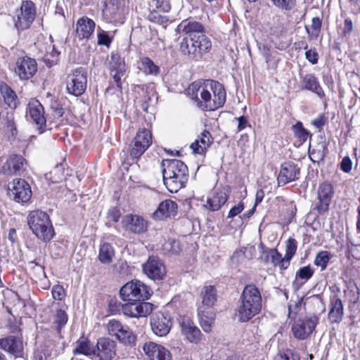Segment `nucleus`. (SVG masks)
<instances>
[{"mask_svg":"<svg viewBox=\"0 0 360 360\" xmlns=\"http://www.w3.org/2000/svg\"><path fill=\"white\" fill-rule=\"evenodd\" d=\"M188 94L202 110H214L226 102V93L223 84L214 80L194 82L188 89Z\"/></svg>","mask_w":360,"mask_h":360,"instance_id":"f257e3e1","label":"nucleus"},{"mask_svg":"<svg viewBox=\"0 0 360 360\" xmlns=\"http://www.w3.org/2000/svg\"><path fill=\"white\" fill-rule=\"evenodd\" d=\"M164 184L171 193H176L188 180L187 166L179 160H164L162 162Z\"/></svg>","mask_w":360,"mask_h":360,"instance_id":"f03ea898","label":"nucleus"},{"mask_svg":"<svg viewBox=\"0 0 360 360\" xmlns=\"http://www.w3.org/2000/svg\"><path fill=\"white\" fill-rule=\"evenodd\" d=\"M240 300V304L238 308V316L240 321H248L261 311L262 296L255 285H247L244 288Z\"/></svg>","mask_w":360,"mask_h":360,"instance_id":"7ed1b4c3","label":"nucleus"},{"mask_svg":"<svg viewBox=\"0 0 360 360\" xmlns=\"http://www.w3.org/2000/svg\"><path fill=\"white\" fill-rule=\"evenodd\" d=\"M27 224L38 239L50 241L54 236V230L49 216L44 212L37 210L30 212Z\"/></svg>","mask_w":360,"mask_h":360,"instance_id":"20e7f679","label":"nucleus"},{"mask_svg":"<svg viewBox=\"0 0 360 360\" xmlns=\"http://www.w3.org/2000/svg\"><path fill=\"white\" fill-rule=\"evenodd\" d=\"M211 46L212 43L207 36L183 38L180 42V51L187 58L198 61Z\"/></svg>","mask_w":360,"mask_h":360,"instance_id":"39448f33","label":"nucleus"},{"mask_svg":"<svg viewBox=\"0 0 360 360\" xmlns=\"http://www.w3.org/2000/svg\"><path fill=\"white\" fill-rule=\"evenodd\" d=\"M123 301H145L150 298V288L143 282L136 280L127 283L120 290Z\"/></svg>","mask_w":360,"mask_h":360,"instance_id":"423d86ee","label":"nucleus"},{"mask_svg":"<svg viewBox=\"0 0 360 360\" xmlns=\"http://www.w3.org/2000/svg\"><path fill=\"white\" fill-rule=\"evenodd\" d=\"M36 17V7L32 1H23L13 18L15 27L24 30L30 27Z\"/></svg>","mask_w":360,"mask_h":360,"instance_id":"0eeeda50","label":"nucleus"},{"mask_svg":"<svg viewBox=\"0 0 360 360\" xmlns=\"http://www.w3.org/2000/svg\"><path fill=\"white\" fill-rule=\"evenodd\" d=\"M108 334L115 337L117 340L124 345H131L136 342V337L133 331L127 325L120 321L112 319L107 324Z\"/></svg>","mask_w":360,"mask_h":360,"instance_id":"6e6552de","label":"nucleus"},{"mask_svg":"<svg viewBox=\"0 0 360 360\" xmlns=\"http://www.w3.org/2000/svg\"><path fill=\"white\" fill-rule=\"evenodd\" d=\"M86 72L82 68H79L72 71L67 77L66 89L70 94L75 96H81L86 88Z\"/></svg>","mask_w":360,"mask_h":360,"instance_id":"1a4fd4ad","label":"nucleus"},{"mask_svg":"<svg viewBox=\"0 0 360 360\" xmlns=\"http://www.w3.org/2000/svg\"><path fill=\"white\" fill-rule=\"evenodd\" d=\"M154 305L145 301H127L121 305V310L126 316L132 318L146 317L150 314Z\"/></svg>","mask_w":360,"mask_h":360,"instance_id":"9d476101","label":"nucleus"},{"mask_svg":"<svg viewBox=\"0 0 360 360\" xmlns=\"http://www.w3.org/2000/svg\"><path fill=\"white\" fill-rule=\"evenodd\" d=\"M318 322L319 317L316 315L295 321L291 328L294 337L298 340L307 339L314 330Z\"/></svg>","mask_w":360,"mask_h":360,"instance_id":"9b49d317","label":"nucleus"},{"mask_svg":"<svg viewBox=\"0 0 360 360\" xmlns=\"http://www.w3.org/2000/svg\"><path fill=\"white\" fill-rule=\"evenodd\" d=\"M333 196L334 188L332 184L328 181L321 183L317 190L318 202L315 204L314 210L319 214H324L328 212Z\"/></svg>","mask_w":360,"mask_h":360,"instance_id":"f8f14e48","label":"nucleus"},{"mask_svg":"<svg viewBox=\"0 0 360 360\" xmlns=\"http://www.w3.org/2000/svg\"><path fill=\"white\" fill-rule=\"evenodd\" d=\"M172 321L168 314L160 311L150 317V327L153 333L160 337L166 336L171 330Z\"/></svg>","mask_w":360,"mask_h":360,"instance_id":"ddd939ff","label":"nucleus"},{"mask_svg":"<svg viewBox=\"0 0 360 360\" xmlns=\"http://www.w3.org/2000/svg\"><path fill=\"white\" fill-rule=\"evenodd\" d=\"M37 71L35 59L27 56L20 57L15 62V73L21 80H27L32 77Z\"/></svg>","mask_w":360,"mask_h":360,"instance_id":"4468645a","label":"nucleus"},{"mask_svg":"<svg viewBox=\"0 0 360 360\" xmlns=\"http://www.w3.org/2000/svg\"><path fill=\"white\" fill-rule=\"evenodd\" d=\"M116 342L110 338H99L94 349V360H112L116 354Z\"/></svg>","mask_w":360,"mask_h":360,"instance_id":"2eb2a0df","label":"nucleus"},{"mask_svg":"<svg viewBox=\"0 0 360 360\" xmlns=\"http://www.w3.org/2000/svg\"><path fill=\"white\" fill-rule=\"evenodd\" d=\"M143 271L153 280H162L166 276V269L163 262L157 257H150L143 264Z\"/></svg>","mask_w":360,"mask_h":360,"instance_id":"dca6fc26","label":"nucleus"},{"mask_svg":"<svg viewBox=\"0 0 360 360\" xmlns=\"http://www.w3.org/2000/svg\"><path fill=\"white\" fill-rule=\"evenodd\" d=\"M176 31L183 36V38H197L206 36L203 25L195 20L186 19L183 20L176 27Z\"/></svg>","mask_w":360,"mask_h":360,"instance_id":"f3484780","label":"nucleus"},{"mask_svg":"<svg viewBox=\"0 0 360 360\" xmlns=\"http://www.w3.org/2000/svg\"><path fill=\"white\" fill-rule=\"evenodd\" d=\"M122 225L127 231L141 234L147 230L148 224L141 216L129 214L122 219Z\"/></svg>","mask_w":360,"mask_h":360,"instance_id":"a211bd4d","label":"nucleus"},{"mask_svg":"<svg viewBox=\"0 0 360 360\" xmlns=\"http://www.w3.org/2000/svg\"><path fill=\"white\" fill-rule=\"evenodd\" d=\"M0 349L12 354L15 358L22 357L24 354L23 341L20 337L9 335L0 339Z\"/></svg>","mask_w":360,"mask_h":360,"instance_id":"6ab92c4d","label":"nucleus"},{"mask_svg":"<svg viewBox=\"0 0 360 360\" xmlns=\"http://www.w3.org/2000/svg\"><path fill=\"white\" fill-rule=\"evenodd\" d=\"M27 113L30 120L37 126L39 133L41 134L46 126L43 105L39 101L32 99L28 103Z\"/></svg>","mask_w":360,"mask_h":360,"instance_id":"aec40b11","label":"nucleus"},{"mask_svg":"<svg viewBox=\"0 0 360 360\" xmlns=\"http://www.w3.org/2000/svg\"><path fill=\"white\" fill-rule=\"evenodd\" d=\"M179 323L181 333L186 340L193 344H198L201 341L202 334L190 318H182Z\"/></svg>","mask_w":360,"mask_h":360,"instance_id":"412c9836","label":"nucleus"},{"mask_svg":"<svg viewBox=\"0 0 360 360\" xmlns=\"http://www.w3.org/2000/svg\"><path fill=\"white\" fill-rule=\"evenodd\" d=\"M300 172V167L292 162H285L281 165L277 178L279 186H284L298 179Z\"/></svg>","mask_w":360,"mask_h":360,"instance_id":"4be33fe9","label":"nucleus"},{"mask_svg":"<svg viewBox=\"0 0 360 360\" xmlns=\"http://www.w3.org/2000/svg\"><path fill=\"white\" fill-rule=\"evenodd\" d=\"M26 160L20 155H11L2 166L1 171L8 175H21L25 171Z\"/></svg>","mask_w":360,"mask_h":360,"instance_id":"5701e85b","label":"nucleus"},{"mask_svg":"<svg viewBox=\"0 0 360 360\" xmlns=\"http://www.w3.org/2000/svg\"><path fill=\"white\" fill-rule=\"evenodd\" d=\"M143 350L150 360H172L169 351L153 342H146L143 346Z\"/></svg>","mask_w":360,"mask_h":360,"instance_id":"b1692460","label":"nucleus"},{"mask_svg":"<svg viewBox=\"0 0 360 360\" xmlns=\"http://www.w3.org/2000/svg\"><path fill=\"white\" fill-rule=\"evenodd\" d=\"M11 192L14 200L18 202H26L32 196L30 185L22 179L13 180Z\"/></svg>","mask_w":360,"mask_h":360,"instance_id":"393cba45","label":"nucleus"},{"mask_svg":"<svg viewBox=\"0 0 360 360\" xmlns=\"http://www.w3.org/2000/svg\"><path fill=\"white\" fill-rule=\"evenodd\" d=\"M230 190L227 188L217 190L212 197L208 198L205 207L210 211H217L228 200Z\"/></svg>","mask_w":360,"mask_h":360,"instance_id":"a878e982","label":"nucleus"},{"mask_svg":"<svg viewBox=\"0 0 360 360\" xmlns=\"http://www.w3.org/2000/svg\"><path fill=\"white\" fill-rule=\"evenodd\" d=\"M177 204L172 200H165L160 202L157 210L153 213V218L161 220L165 218L174 217L176 214Z\"/></svg>","mask_w":360,"mask_h":360,"instance_id":"bb28decb","label":"nucleus"},{"mask_svg":"<svg viewBox=\"0 0 360 360\" xmlns=\"http://www.w3.org/2000/svg\"><path fill=\"white\" fill-rule=\"evenodd\" d=\"M95 22L86 16L80 18L76 24V34L79 39H89L95 29Z\"/></svg>","mask_w":360,"mask_h":360,"instance_id":"cd10ccee","label":"nucleus"},{"mask_svg":"<svg viewBox=\"0 0 360 360\" xmlns=\"http://www.w3.org/2000/svg\"><path fill=\"white\" fill-rule=\"evenodd\" d=\"M202 304L198 310L205 312V310L212 307L217 302V290L214 285H206L201 291Z\"/></svg>","mask_w":360,"mask_h":360,"instance_id":"c85d7f7f","label":"nucleus"},{"mask_svg":"<svg viewBox=\"0 0 360 360\" xmlns=\"http://www.w3.org/2000/svg\"><path fill=\"white\" fill-rule=\"evenodd\" d=\"M330 309L328 314L330 323H340L344 316V307L340 298L334 296L330 301Z\"/></svg>","mask_w":360,"mask_h":360,"instance_id":"c756f323","label":"nucleus"},{"mask_svg":"<svg viewBox=\"0 0 360 360\" xmlns=\"http://www.w3.org/2000/svg\"><path fill=\"white\" fill-rule=\"evenodd\" d=\"M212 143V139L211 134L208 131L204 130L200 135L198 136L195 142L191 143L190 148L194 153L203 155Z\"/></svg>","mask_w":360,"mask_h":360,"instance_id":"7c9ffc66","label":"nucleus"},{"mask_svg":"<svg viewBox=\"0 0 360 360\" xmlns=\"http://www.w3.org/2000/svg\"><path fill=\"white\" fill-rule=\"evenodd\" d=\"M302 89L316 94L320 98L325 97V93L317 77L314 74H307L302 79Z\"/></svg>","mask_w":360,"mask_h":360,"instance_id":"2f4dec72","label":"nucleus"},{"mask_svg":"<svg viewBox=\"0 0 360 360\" xmlns=\"http://www.w3.org/2000/svg\"><path fill=\"white\" fill-rule=\"evenodd\" d=\"M0 94L4 103L11 109L14 110L18 104V96L15 92L4 82H0Z\"/></svg>","mask_w":360,"mask_h":360,"instance_id":"473e14b6","label":"nucleus"},{"mask_svg":"<svg viewBox=\"0 0 360 360\" xmlns=\"http://www.w3.org/2000/svg\"><path fill=\"white\" fill-rule=\"evenodd\" d=\"M94 349L95 347L91 342L87 338L82 336L76 342L73 353L74 354L90 356L94 354Z\"/></svg>","mask_w":360,"mask_h":360,"instance_id":"72a5a7b5","label":"nucleus"},{"mask_svg":"<svg viewBox=\"0 0 360 360\" xmlns=\"http://www.w3.org/2000/svg\"><path fill=\"white\" fill-rule=\"evenodd\" d=\"M115 257L113 247L108 243H103L100 245L98 252V260L105 264H109L112 262Z\"/></svg>","mask_w":360,"mask_h":360,"instance_id":"f704fd0d","label":"nucleus"},{"mask_svg":"<svg viewBox=\"0 0 360 360\" xmlns=\"http://www.w3.org/2000/svg\"><path fill=\"white\" fill-rule=\"evenodd\" d=\"M328 153V146L325 141H320L316 146L310 152L312 161L319 162L323 160Z\"/></svg>","mask_w":360,"mask_h":360,"instance_id":"c9c22d12","label":"nucleus"},{"mask_svg":"<svg viewBox=\"0 0 360 360\" xmlns=\"http://www.w3.org/2000/svg\"><path fill=\"white\" fill-rule=\"evenodd\" d=\"M139 68L146 75H157L160 71L159 67L147 57L141 58Z\"/></svg>","mask_w":360,"mask_h":360,"instance_id":"e433bc0d","label":"nucleus"},{"mask_svg":"<svg viewBox=\"0 0 360 360\" xmlns=\"http://www.w3.org/2000/svg\"><path fill=\"white\" fill-rule=\"evenodd\" d=\"M198 314L202 330L205 333H210L212 330V325L214 323L213 315L212 314L209 315V312L207 311V310H205V312H201L198 309Z\"/></svg>","mask_w":360,"mask_h":360,"instance_id":"4c0bfd02","label":"nucleus"},{"mask_svg":"<svg viewBox=\"0 0 360 360\" xmlns=\"http://www.w3.org/2000/svg\"><path fill=\"white\" fill-rule=\"evenodd\" d=\"M110 72H117L121 73H125V63L117 53H112L111 60L110 62Z\"/></svg>","mask_w":360,"mask_h":360,"instance_id":"58836bf2","label":"nucleus"},{"mask_svg":"<svg viewBox=\"0 0 360 360\" xmlns=\"http://www.w3.org/2000/svg\"><path fill=\"white\" fill-rule=\"evenodd\" d=\"M134 139L140 142L142 146L144 145V148L148 149L152 143V134L149 130L143 129L138 131Z\"/></svg>","mask_w":360,"mask_h":360,"instance_id":"ea45409f","label":"nucleus"},{"mask_svg":"<svg viewBox=\"0 0 360 360\" xmlns=\"http://www.w3.org/2000/svg\"><path fill=\"white\" fill-rule=\"evenodd\" d=\"M148 9L159 10L162 13H167L171 9L169 0H150L148 4Z\"/></svg>","mask_w":360,"mask_h":360,"instance_id":"a19ab883","label":"nucleus"},{"mask_svg":"<svg viewBox=\"0 0 360 360\" xmlns=\"http://www.w3.org/2000/svg\"><path fill=\"white\" fill-rule=\"evenodd\" d=\"M330 258L331 255L328 252L321 251L316 255L314 262L316 266H320L321 271H323L326 269Z\"/></svg>","mask_w":360,"mask_h":360,"instance_id":"79ce46f5","label":"nucleus"},{"mask_svg":"<svg viewBox=\"0 0 360 360\" xmlns=\"http://www.w3.org/2000/svg\"><path fill=\"white\" fill-rule=\"evenodd\" d=\"M123 6V0H110L106 5V12H109L112 17H115L122 11Z\"/></svg>","mask_w":360,"mask_h":360,"instance_id":"37998d69","label":"nucleus"},{"mask_svg":"<svg viewBox=\"0 0 360 360\" xmlns=\"http://www.w3.org/2000/svg\"><path fill=\"white\" fill-rule=\"evenodd\" d=\"M298 353L291 349L279 350L273 360H300Z\"/></svg>","mask_w":360,"mask_h":360,"instance_id":"c03bdc74","label":"nucleus"},{"mask_svg":"<svg viewBox=\"0 0 360 360\" xmlns=\"http://www.w3.org/2000/svg\"><path fill=\"white\" fill-rule=\"evenodd\" d=\"M163 250L169 254L177 255L181 251L180 243L174 239H169L162 245Z\"/></svg>","mask_w":360,"mask_h":360,"instance_id":"a18cd8bd","label":"nucleus"},{"mask_svg":"<svg viewBox=\"0 0 360 360\" xmlns=\"http://www.w3.org/2000/svg\"><path fill=\"white\" fill-rule=\"evenodd\" d=\"M149 11L150 13L148 15V18L150 21L162 25H165L167 22L168 18L160 14L162 11L158 9H149Z\"/></svg>","mask_w":360,"mask_h":360,"instance_id":"49530a36","label":"nucleus"},{"mask_svg":"<svg viewBox=\"0 0 360 360\" xmlns=\"http://www.w3.org/2000/svg\"><path fill=\"white\" fill-rule=\"evenodd\" d=\"M158 100V96L155 91L153 89L146 91V95L143 98L141 103V108L145 112H148V108L150 105L155 103Z\"/></svg>","mask_w":360,"mask_h":360,"instance_id":"de8ad7c7","label":"nucleus"},{"mask_svg":"<svg viewBox=\"0 0 360 360\" xmlns=\"http://www.w3.org/2000/svg\"><path fill=\"white\" fill-rule=\"evenodd\" d=\"M292 130L300 142H304L308 138L309 132L303 127L302 122H297L292 125Z\"/></svg>","mask_w":360,"mask_h":360,"instance_id":"09e8293b","label":"nucleus"},{"mask_svg":"<svg viewBox=\"0 0 360 360\" xmlns=\"http://www.w3.org/2000/svg\"><path fill=\"white\" fill-rule=\"evenodd\" d=\"M147 149L144 148V145L141 146V143L139 141H136L134 139L131 144L130 148V156L134 160L139 158Z\"/></svg>","mask_w":360,"mask_h":360,"instance_id":"8fccbe9b","label":"nucleus"},{"mask_svg":"<svg viewBox=\"0 0 360 360\" xmlns=\"http://www.w3.org/2000/svg\"><path fill=\"white\" fill-rule=\"evenodd\" d=\"M314 273V271L311 268L309 265L302 266L296 272V278L308 281L312 277Z\"/></svg>","mask_w":360,"mask_h":360,"instance_id":"3c124183","label":"nucleus"},{"mask_svg":"<svg viewBox=\"0 0 360 360\" xmlns=\"http://www.w3.org/2000/svg\"><path fill=\"white\" fill-rule=\"evenodd\" d=\"M2 119L8 130L10 131L12 134H14V132L16 131V128L13 112H6Z\"/></svg>","mask_w":360,"mask_h":360,"instance_id":"603ef678","label":"nucleus"},{"mask_svg":"<svg viewBox=\"0 0 360 360\" xmlns=\"http://www.w3.org/2000/svg\"><path fill=\"white\" fill-rule=\"evenodd\" d=\"M297 249V242L293 238H289L285 242V254L288 257L292 258Z\"/></svg>","mask_w":360,"mask_h":360,"instance_id":"864d4df0","label":"nucleus"},{"mask_svg":"<svg viewBox=\"0 0 360 360\" xmlns=\"http://www.w3.org/2000/svg\"><path fill=\"white\" fill-rule=\"evenodd\" d=\"M276 7L282 10H290L295 6V0H270Z\"/></svg>","mask_w":360,"mask_h":360,"instance_id":"5fc2aeb1","label":"nucleus"},{"mask_svg":"<svg viewBox=\"0 0 360 360\" xmlns=\"http://www.w3.org/2000/svg\"><path fill=\"white\" fill-rule=\"evenodd\" d=\"M68 321V315L64 310L58 309L56 311L54 323L58 325V328L65 326Z\"/></svg>","mask_w":360,"mask_h":360,"instance_id":"6e6d98bb","label":"nucleus"},{"mask_svg":"<svg viewBox=\"0 0 360 360\" xmlns=\"http://www.w3.org/2000/svg\"><path fill=\"white\" fill-rule=\"evenodd\" d=\"M244 204L242 202H240L238 204L234 205L229 212L227 218L233 219V217L238 215L240 213L243 212L244 210Z\"/></svg>","mask_w":360,"mask_h":360,"instance_id":"4d7b16f0","label":"nucleus"},{"mask_svg":"<svg viewBox=\"0 0 360 360\" xmlns=\"http://www.w3.org/2000/svg\"><path fill=\"white\" fill-rule=\"evenodd\" d=\"M52 295L54 300H62L65 296L63 288L59 285H54L52 288Z\"/></svg>","mask_w":360,"mask_h":360,"instance_id":"13d9d810","label":"nucleus"},{"mask_svg":"<svg viewBox=\"0 0 360 360\" xmlns=\"http://www.w3.org/2000/svg\"><path fill=\"white\" fill-rule=\"evenodd\" d=\"M121 212L117 207H111L108 212V219L109 221L117 222L120 218Z\"/></svg>","mask_w":360,"mask_h":360,"instance_id":"bf43d9fd","label":"nucleus"},{"mask_svg":"<svg viewBox=\"0 0 360 360\" xmlns=\"http://www.w3.org/2000/svg\"><path fill=\"white\" fill-rule=\"evenodd\" d=\"M259 248L261 249V251H262V255L260 256V259L265 263H266L269 260H271V252H270L271 251V249L266 248L262 243H260L259 245Z\"/></svg>","mask_w":360,"mask_h":360,"instance_id":"052dcab7","label":"nucleus"},{"mask_svg":"<svg viewBox=\"0 0 360 360\" xmlns=\"http://www.w3.org/2000/svg\"><path fill=\"white\" fill-rule=\"evenodd\" d=\"M305 57L311 64L315 65L318 63L319 55L315 49H309L306 51Z\"/></svg>","mask_w":360,"mask_h":360,"instance_id":"680f3d73","label":"nucleus"},{"mask_svg":"<svg viewBox=\"0 0 360 360\" xmlns=\"http://www.w3.org/2000/svg\"><path fill=\"white\" fill-rule=\"evenodd\" d=\"M321 27V20L319 17H314L311 20V28L313 30L314 34L317 37Z\"/></svg>","mask_w":360,"mask_h":360,"instance_id":"e2e57ef3","label":"nucleus"},{"mask_svg":"<svg viewBox=\"0 0 360 360\" xmlns=\"http://www.w3.org/2000/svg\"><path fill=\"white\" fill-rule=\"evenodd\" d=\"M111 42V39L105 32H100L98 34V44L99 45H105L108 46Z\"/></svg>","mask_w":360,"mask_h":360,"instance_id":"0e129e2a","label":"nucleus"},{"mask_svg":"<svg viewBox=\"0 0 360 360\" xmlns=\"http://www.w3.org/2000/svg\"><path fill=\"white\" fill-rule=\"evenodd\" d=\"M270 252H271V262L274 266H278L283 257L282 255L276 248H272Z\"/></svg>","mask_w":360,"mask_h":360,"instance_id":"69168bd1","label":"nucleus"},{"mask_svg":"<svg viewBox=\"0 0 360 360\" xmlns=\"http://www.w3.org/2000/svg\"><path fill=\"white\" fill-rule=\"evenodd\" d=\"M352 162L349 157H345L340 164L341 169L348 173L352 170Z\"/></svg>","mask_w":360,"mask_h":360,"instance_id":"338daca9","label":"nucleus"},{"mask_svg":"<svg viewBox=\"0 0 360 360\" xmlns=\"http://www.w3.org/2000/svg\"><path fill=\"white\" fill-rule=\"evenodd\" d=\"M51 108L54 110L56 116H57V117L63 116V115L64 113L63 108L56 101L51 103Z\"/></svg>","mask_w":360,"mask_h":360,"instance_id":"774afa93","label":"nucleus"}]
</instances>
